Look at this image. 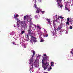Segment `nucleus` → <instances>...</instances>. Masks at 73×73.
<instances>
[{
  "mask_svg": "<svg viewBox=\"0 0 73 73\" xmlns=\"http://www.w3.org/2000/svg\"><path fill=\"white\" fill-rule=\"evenodd\" d=\"M65 10H67L68 11V12H70V10H69L68 8H67V7H66V6L65 7Z\"/></svg>",
  "mask_w": 73,
  "mask_h": 73,
  "instance_id": "obj_15",
  "label": "nucleus"
},
{
  "mask_svg": "<svg viewBox=\"0 0 73 73\" xmlns=\"http://www.w3.org/2000/svg\"><path fill=\"white\" fill-rule=\"evenodd\" d=\"M17 25L18 27H19L20 26V24H18V23H17Z\"/></svg>",
  "mask_w": 73,
  "mask_h": 73,
  "instance_id": "obj_34",
  "label": "nucleus"
},
{
  "mask_svg": "<svg viewBox=\"0 0 73 73\" xmlns=\"http://www.w3.org/2000/svg\"><path fill=\"white\" fill-rule=\"evenodd\" d=\"M53 24L54 27V29H56V28H55V27H54L55 25H56V23H55V21H53Z\"/></svg>",
  "mask_w": 73,
  "mask_h": 73,
  "instance_id": "obj_8",
  "label": "nucleus"
},
{
  "mask_svg": "<svg viewBox=\"0 0 73 73\" xmlns=\"http://www.w3.org/2000/svg\"><path fill=\"white\" fill-rule=\"evenodd\" d=\"M17 22L19 23H21V21H20L19 19L17 20Z\"/></svg>",
  "mask_w": 73,
  "mask_h": 73,
  "instance_id": "obj_25",
  "label": "nucleus"
},
{
  "mask_svg": "<svg viewBox=\"0 0 73 73\" xmlns=\"http://www.w3.org/2000/svg\"><path fill=\"white\" fill-rule=\"evenodd\" d=\"M23 47L25 48H26V45H25V44H24L23 45Z\"/></svg>",
  "mask_w": 73,
  "mask_h": 73,
  "instance_id": "obj_30",
  "label": "nucleus"
},
{
  "mask_svg": "<svg viewBox=\"0 0 73 73\" xmlns=\"http://www.w3.org/2000/svg\"><path fill=\"white\" fill-rule=\"evenodd\" d=\"M44 41V40H43V39H41L40 40V42H41Z\"/></svg>",
  "mask_w": 73,
  "mask_h": 73,
  "instance_id": "obj_24",
  "label": "nucleus"
},
{
  "mask_svg": "<svg viewBox=\"0 0 73 73\" xmlns=\"http://www.w3.org/2000/svg\"><path fill=\"white\" fill-rule=\"evenodd\" d=\"M24 21L25 22V21L29 22V23H31L32 22V19L29 17V15H26L24 17Z\"/></svg>",
  "mask_w": 73,
  "mask_h": 73,
  "instance_id": "obj_2",
  "label": "nucleus"
},
{
  "mask_svg": "<svg viewBox=\"0 0 73 73\" xmlns=\"http://www.w3.org/2000/svg\"><path fill=\"white\" fill-rule=\"evenodd\" d=\"M35 28H36V27H35Z\"/></svg>",
  "mask_w": 73,
  "mask_h": 73,
  "instance_id": "obj_51",
  "label": "nucleus"
},
{
  "mask_svg": "<svg viewBox=\"0 0 73 73\" xmlns=\"http://www.w3.org/2000/svg\"><path fill=\"white\" fill-rule=\"evenodd\" d=\"M39 9V8H38V10Z\"/></svg>",
  "mask_w": 73,
  "mask_h": 73,
  "instance_id": "obj_46",
  "label": "nucleus"
},
{
  "mask_svg": "<svg viewBox=\"0 0 73 73\" xmlns=\"http://www.w3.org/2000/svg\"><path fill=\"white\" fill-rule=\"evenodd\" d=\"M62 0H57V1H56L57 2L58 4V6L60 7V5H62Z\"/></svg>",
  "mask_w": 73,
  "mask_h": 73,
  "instance_id": "obj_4",
  "label": "nucleus"
},
{
  "mask_svg": "<svg viewBox=\"0 0 73 73\" xmlns=\"http://www.w3.org/2000/svg\"><path fill=\"white\" fill-rule=\"evenodd\" d=\"M56 17V19H58V18H57V15H56L55 16Z\"/></svg>",
  "mask_w": 73,
  "mask_h": 73,
  "instance_id": "obj_32",
  "label": "nucleus"
},
{
  "mask_svg": "<svg viewBox=\"0 0 73 73\" xmlns=\"http://www.w3.org/2000/svg\"><path fill=\"white\" fill-rule=\"evenodd\" d=\"M58 16V19H60V16H59V15Z\"/></svg>",
  "mask_w": 73,
  "mask_h": 73,
  "instance_id": "obj_43",
  "label": "nucleus"
},
{
  "mask_svg": "<svg viewBox=\"0 0 73 73\" xmlns=\"http://www.w3.org/2000/svg\"><path fill=\"white\" fill-rule=\"evenodd\" d=\"M29 38H27V39L26 41H29Z\"/></svg>",
  "mask_w": 73,
  "mask_h": 73,
  "instance_id": "obj_38",
  "label": "nucleus"
},
{
  "mask_svg": "<svg viewBox=\"0 0 73 73\" xmlns=\"http://www.w3.org/2000/svg\"><path fill=\"white\" fill-rule=\"evenodd\" d=\"M37 41V40H34V42H36Z\"/></svg>",
  "mask_w": 73,
  "mask_h": 73,
  "instance_id": "obj_45",
  "label": "nucleus"
},
{
  "mask_svg": "<svg viewBox=\"0 0 73 73\" xmlns=\"http://www.w3.org/2000/svg\"><path fill=\"white\" fill-rule=\"evenodd\" d=\"M52 66H50V67H49L48 69V71H50L51 69H52Z\"/></svg>",
  "mask_w": 73,
  "mask_h": 73,
  "instance_id": "obj_13",
  "label": "nucleus"
},
{
  "mask_svg": "<svg viewBox=\"0 0 73 73\" xmlns=\"http://www.w3.org/2000/svg\"><path fill=\"white\" fill-rule=\"evenodd\" d=\"M29 61H30L29 64H32L33 61V59L31 58L29 60Z\"/></svg>",
  "mask_w": 73,
  "mask_h": 73,
  "instance_id": "obj_5",
  "label": "nucleus"
},
{
  "mask_svg": "<svg viewBox=\"0 0 73 73\" xmlns=\"http://www.w3.org/2000/svg\"><path fill=\"white\" fill-rule=\"evenodd\" d=\"M14 19H16V20H18L19 19H18V18H14Z\"/></svg>",
  "mask_w": 73,
  "mask_h": 73,
  "instance_id": "obj_36",
  "label": "nucleus"
},
{
  "mask_svg": "<svg viewBox=\"0 0 73 73\" xmlns=\"http://www.w3.org/2000/svg\"><path fill=\"white\" fill-rule=\"evenodd\" d=\"M66 24H67V25H69V23L68 21H67V22H66Z\"/></svg>",
  "mask_w": 73,
  "mask_h": 73,
  "instance_id": "obj_20",
  "label": "nucleus"
},
{
  "mask_svg": "<svg viewBox=\"0 0 73 73\" xmlns=\"http://www.w3.org/2000/svg\"><path fill=\"white\" fill-rule=\"evenodd\" d=\"M43 36H44V37H47L48 36V34H46V33H44L43 35Z\"/></svg>",
  "mask_w": 73,
  "mask_h": 73,
  "instance_id": "obj_7",
  "label": "nucleus"
},
{
  "mask_svg": "<svg viewBox=\"0 0 73 73\" xmlns=\"http://www.w3.org/2000/svg\"><path fill=\"white\" fill-rule=\"evenodd\" d=\"M70 19H71V18H70Z\"/></svg>",
  "mask_w": 73,
  "mask_h": 73,
  "instance_id": "obj_47",
  "label": "nucleus"
},
{
  "mask_svg": "<svg viewBox=\"0 0 73 73\" xmlns=\"http://www.w3.org/2000/svg\"><path fill=\"white\" fill-rule=\"evenodd\" d=\"M72 20H70V21H69V22L70 23H71V24H72Z\"/></svg>",
  "mask_w": 73,
  "mask_h": 73,
  "instance_id": "obj_29",
  "label": "nucleus"
},
{
  "mask_svg": "<svg viewBox=\"0 0 73 73\" xmlns=\"http://www.w3.org/2000/svg\"><path fill=\"white\" fill-rule=\"evenodd\" d=\"M47 20L48 23H49L50 25V19H47Z\"/></svg>",
  "mask_w": 73,
  "mask_h": 73,
  "instance_id": "obj_10",
  "label": "nucleus"
},
{
  "mask_svg": "<svg viewBox=\"0 0 73 73\" xmlns=\"http://www.w3.org/2000/svg\"><path fill=\"white\" fill-rule=\"evenodd\" d=\"M60 18L62 19H64V17H62V16H60Z\"/></svg>",
  "mask_w": 73,
  "mask_h": 73,
  "instance_id": "obj_28",
  "label": "nucleus"
},
{
  "mask_svg": "<svg viewBox=\"0 0 73 73\" xmlns=\"http://www.w3.org/2000/svg\"><path fill=\"white\" fill-rule=\"evenodd\" d=\"M72 0V1H73V0Z\"/></svg>",
  "mask_w": 73,
  "mask_h": 73,
  "instance_id": "obj_48",
  "label": "nucleus"
},
{
  "mask_svg": "<svg viewBox=\"0 0 73 73\" xmlns=\"http://www.w3.org/2000/svg\"><path fill=\"white\" fill-rule=\"evenodd\" d=\"M36 13H39V11H38V10H37L36 11Z\"/></svg>",
  "mask_w": 73,
  "mask_h": 73,
  "instance_id": "obj_31",
  "label": "nucleus"
},
{
  "mask_svg": "<svg viewBox=\"0 0 73 73\" xmlns=\"http://www.w3.org/2000/svg\"><path fill=\"white\" fill-rule=\"evenodd\" d=\"M41 12L42 14H44L45 13V11H41Z\"/></svg>",
  "mask_w": 73,
  "mask_h": 73,
  "instance_id": "obj_21",
  "label": "nucleus"
},
{
  "mask_svg": "<svg viewBox=\"0 0 73 73\" xmlns=\"http://www.w3.org/2000/svg\"><path fill=\"white\" fill-rule=\"evenodd\" d=\"M35 56V54H33L32 56V57H34Z\"/></svg>",
  "mask_w": 73,
  "mask_h": 73,
  "instance_id": "obj_42",
  "label": "nucleus"
},
{
  "mask_svg": "<svg viewBox=\"0 0 73 73\" xmlns=\"http://www.w3.org/2000/svg\"><path fill=\"white\" fill-rule=\"evenodd\" d=\"M35 61H36V60H35Z\"/></svg>",
  "mask_w": 73,
  "mask_h": 73,
  "instance_id": "obj_52",
  "label": "nucleus"
},
{
  "mask_svg": "<svg viewBox=\"0 0 73 73\" xmlns=\"http://www.w3.org/2000/svg\"><path fill=\"white\" fill-rule=\"evenodd\" d=\"M70 28L71 29H73V27H72V26H70Z\"/></svg>",
  "mask_w": 73,
  "mask_h": 73,
  "instance_id": "obj_33",
  "label": "nucleus"
},
{
  "mask_svg": "<svg viewBox=\"0 0 73 73\" xmlns=\"http://www.w3.org/2000/svg\"><path fill=\"white\" fill-rule=\"evenodd\" d=\"M72 23H73V21H72Z\"/></svg>",
  "mask_w": 73,
  "mask_h": 73,
  "instance_id": "obj_49",
  "label": "nucleus"
},
{
  "mask_svg": "<svg viewBox=\"0 0 73 73\" xmlns=\"http://www.w3.org/2000/svg\"><path fill=\"white\" fill-rule=\"evenodd\" d=\"M32 52V51H31Z\"/></svg>",
  "mask_w": 73,
  "mask_h": 73,
  "instance_id": "obj_50",
  "label": "nucleus"
},
{
  "mask_svg": "<svg viewBox=\"0 0 73 73\" xmlns=\"http://www.w3.org/2000/svg\"><path fill=\"white\" fill-rule=\"evenodd\" d=\"M31 32H32V30H31V28L30 27L29 28L27 34L29 36H30L31 38V37L32 36H32V33Z\"/></svg>",
  "mask_w": 73,
  "mask_h": 73,
  "instance_id": "obj_3",
  "label": "nucleus"
},
{
  "mask_svg": "<svg viewBox=\"0 0 73 73\" xmlns=\"http://www.w3.org/2000/svg\"><path fill=\"white\" fill-rule=\"evenodd\" d=\"M36 54V52H35V51H33V54Z\"/></svg>",
  "mask_w": 73,
  "mask_h": 73,
  "instance_id": "obj_26",
  "label": "nucleus"
},
{
  "mask_svg": "<svg viewBox=\"0 0 73 73\" xmlns=\"http://www.w3.org/2000/svg\"><path fill=\"white\" fill-rule=\"evenodd\" d=\"M35 0V4L34 5H35V8H37V5H36V0Z\"/></svg>",
  "mask_w": 73,
  "mask_h": 73,
  "instance_id": "obj_14",
  "label": "nucleus"
},
{
  "mask_svg": "<svg viewBox=\"0 0 73 73\" xmlns=\"http://www.w3.org/2000/svg\"><path fill=\"white\" fill-rule=\"evenodd\" d=\"M19 16V15L17 14L16 15H14V18H15L18 17Z\"/></svg>",
  "mask_w": 73,
  "mask_h": 73,
  "instance_id": "obj_18",
  "label": "nucleus"
},
{
  "mask_svg": "<svg viewBox=\"0 0 73 73\" xmlns=\"http://www.w3.org/2000/svg\"><path fill=\"white\" fill-rule=\"evenodd\" d=\"M11 35H13V32L11 33L10 34Z\"/></svg>",
  "mask_w": 73,
  "mask_h": 73,
  "instance_id": "obj_37",
  "label": "nucleus"
},
{
  "mask_svg": "<svg viewBox=\"0 0 73 73\" xmlns=\"http://www.w3.org/2000/svg\"><path fill=\"white\" fill-rule=\"evenodd\" d=\"M69 20H70V19L69 18H67V21H69Z\"/></svg>",
  "mask_w": 73,
  "mask_h": 73,
  "instance_id": "obj_27",
  "label": "nucleus"
},
{
  "mask_svg": "<svg viewBox=\"0 0 73 73\" xmlns=\"http://www.w3.org/2000/svg\"><path fill=\"white\" fill-rule=\"evenodd\" d=\"M56 20H55L56 22H57L58 23V22H57V19H56Z\"/></svg>",
  "mask_w": 73,
  "mask_h": 73,
  "instance_id": "obj_41",
  "label": "nucleus"
},
{
  "mask_svg": "<svg viewBox=\"0 0 73 73\" xmlns=\"http://www.w3.org/2000/svg\"><path fill=\"white\" fill-rule=\"evenodd\" d=\"M36 27L37 28H38L39 29H41V27H40L38 25H37Z\"/></svg>",
  "mask_w": 73,
  "mask_h": 73,
  "instance_id": "obj_16",
  "label": "nucleus"
},
{
  "mask_svg": "<svg viewBox=\"0 0 73 73\" xmlns=\"http://www.w3.org/2000/svg\"><path fill=\"white\" fill-rule=\"evenodd\" d=\"M53 64H54V62H51V66H53Z\"/></svg>",
  "mask_w": 73,
  "mask_h": 73,
  "instance_id": "obj_19",
  "label": "nucleus"
},
{
  "mask_svg": "<svg viewBox=\"0 0 73 73\" xmlns=\"http://www.w3.org/2000/svg\"><path fill=\"white\" fill-rule=\"evenodd\" d=\"M31 38L32 40H36L37 39L36 38L33 37V36H31Z\"/></svg>",
  "mask_w": 73,
  "mask_h": 73,
  "instance_id": "obj_9",
  "label": "nucleus"
},
{
  "mask_svg": "<svg viewBox=\"0 0 73 73\" xmlns=\"http://www.w3.org/2000/svg\"><path fill=\"white\" fill-rule=\"evenodd\" d=\"M13 44L14 45H15V42H13Z\"/></svg>",
  "mask_w": 73,
  "mask_h": 73,
  "instance_id": "obj_39",
  "label": "nucleus"
},
{
  "mask_svg": "<svg viewBox=\"0 0 73 73\" xmlns=\"http://www.w3.org/2000/svg\"><path fill=\"white\" fill-rule=\"evenodd\" d=\"M23 21H21V23H20L21 24V26L22 27H24V24H23Z\"/></svg>",
  "mask_w": 73,
  "mask_h": 73,
  "instance_id": "obj_6",
  "label": "nucleus"
},
{
  "mask_svg": "<svg viewBox=\"0 0 73 73\" xmlns=\"http://www.w3.org/2000/svg\"><path fill=\"white\" fill-rule=\"evenodd\" d=\"M61 28H62V27H61V26H59L57 30H60V29H61Z\"/></svg>",
  "mask_w": 73,
  "mask_h": 73,
  "instance_id": "obj_11",
  "label": "nucleus"
},
{
  "mask_svg": "<svg viewBox=\"0 0 73 73\" xmlns=\"http://www.w3.org/2000/svg\"><path fill=\"white\" fill-rule=\"evenodd\" d=\"M33 64H32L31 66L30 67V69L31 71V70H32V69H33Z\"/></svg>",
  "mask_w": 73,
  "mask_h": 73,
  "instance_id": "obj_12",
  "label": "nucleus"
},
{
  "mask_svg": "<svg viewBox=\"0 0 73 73\" xmlns=\"http://www.w3.org/2000/svg\"><path fill=\"white\" fill-rule=\"evenodd\" d=\"M44 33H46H46H47V31H46V30H44Z\"/></svg>",
  "mask_w": 73,
  "mask_h": 73,
  "instance_id": "obj_22",
  "label": "nucleus"
},
{
  "mask_svg": "<svg viewBox=\"0 0 73 73\" xmlns=\"http://www.w3.org/2000/svg\"><path fill=\"white\" fill-rule=\"evenodd\" d=\"M24 31H22L21 32V34H24Z\"/></svg>",
  "mask_w": 73,
  "mask_h": 73,
  "instance_id": "obj_23",
  "label": "nucleus"
},
{
  "mask_svg": "<svg viewBox=\"0 0 73 73\" xmlns=\"http://www.w3.org/2000/svg\"><path fill=\"white\" fill-rule=\"evenodd\" d=\"M39 2H41V0H39Z\"/></svg>",
  "mask_w": 73,
  "mask_h": 73,
  "instance_id": "obj_44",
  "label": "nucleus"
},
{
  "mask_svg": "<svg viewBox=\"0 0 73 73\" xmlns=\"http://www.w3.org/2000/svg\"><path fill=\"white\" fill-rule=\"evenodd\" d=\"M49 58L48 56H46V57H43L42 60V64L43 65H42V67L44 70H46L47 68L49 67V63L46 62L45 63L44 62L45 61H47V60H48Z\"/></svg>",
  "mask_w": 73,
  "mask_h": 73,
  "instance_id": "obj_1",
  "label": "nucleus"
},
{
  "mask_svg": "<svg viewBox=\"0 0 73 73\" xmlns=\"http://www.w3.org/2000/svg\"><path fill=\"white\" fill-rule=\"evenodd\" d=\"M28 35H25V37H26V38H29V36H28Z\"/></svg>",
  "mask_w": 73,
  "mask_h": 73,
  "instance_id": "obj_17",
  "label": "nucleus"
},
{
  "mask_svg": "<svg viewBox=\"0 0 73 73\" xmlns=\"http://www.w3.org/2000/svg\"><path fill=\"white\" fill-rule=\"evenodd\" d=\"M43 56H46V54H44Z\"/></svg>",
  "mask_w": 73,
  "mask_h": 73,
  "instance_id": "obj_40",
  "label": "nucleus"
},
{
  "mask_svg": "<svg viewBox=\"0 0 73 73\" xmlns=\"http://www.w3.org/2000/svg\"><path fill=\"white\" fill-rule=\"evenodd\" d=\"M59 7H61V8H62V7H63V5H60Z\"/></svg>",
  "mask_w": 73,
  "mask_h": 73,
  "instance_id": "obj_35",
  "label": "nucleus"
}]
</instances>
